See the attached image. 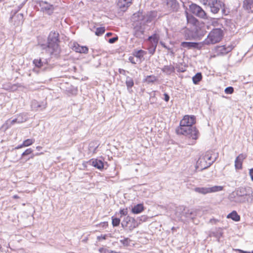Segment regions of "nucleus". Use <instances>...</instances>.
<instances>
[{
    "label": "nucleus",
    "mask_w": 253,
    "mask_h": 253,
    "mask_svg": "<svg viewBox=\"0 0 253 253\" xmlns=\"http://www.w3.org/2000/svg\"><path fill=\"white\" fill-rule=\"evenodd\" d=\"M23 6V4H20L19 6H18V9L17 11L19 10Z\"/></svg>",
    "instance_id": "nucleus-53"
},
{
    "label": "nucleus",
    "mask_w": 253,
    "mask_h": 253,
    "mask_svg": "<svg viewBox=\"0 0 253 253\" xmlns=\"http://www.w3.org/2000/svg\"><path fill=\"white\" fill-rule=\"evenodd\" d=\"M251 175V178L253 180V175Z\"/></svg>",
    "instance_id": "nucleus-59"
},
{
    "label": "nucleus",
    "mask_w": 253,
    "mask_h": 253,
    "mask_svg": "<svg viewBox=\"0 0 253 253\" xmlns=\"http://www.w3.org/2000/svg\"><path fill=\"white\" fill-rule=\"evenodd\" d=\"M18 117H20V120H22V123L25 122L27 120L26 118H24L22 115H19Z\"/></svg>",
    "instance_id": "nucleus-48"
},
{
    "label": "nucleus",
    "mask_w": 253,
    "mask_h": 253,
    "mask_svg": "<svg viewBox=\"0 0 253 253\" xmlns=\"http://www.w3.org/2000/svg\"><path fill=\"white\" fill-rule=\"evenodd\" d=\"M236 251L239 252L240 253H250V252L244 251L240 250V249H237V250H236Z\"/></svg>",
    "instance_id": "nucleus-49"
},
{
    "label": "nucleus",
    "mask_w": 253,
    "mask_h": 253,
    "mask_svg": "<svg viewBox=\"0 0 253 253\" xmlns=\"http://www.w3.org/2000/svg\"><path fill=\"white\" fill-rule=\"evenodd\" d=\"M219 220L218 219L215 218L211 219L210 220V222L212 223H216Z\"/></svg>",
    "instance_id": "nucleus-47"
},
{
    "label": "nucleus",
    "mask_w": 253,
    "mask_h": 253,
    "mask_svg": "<svg viewBox=\"0 0 253 253\" xmlns=\"http://www.w3.org/2000/svg\"><path fill=\"white\" fill-rule=\"evenodd\" d=\"M169 51L170 52H172V51L171 50V49L170 48H169L167 47V48Z\"/></svg>",
    "instance_id": "nucleus-57"
},
{
    "label": "nucleus",
    "mask_w": 253,
    "mask_h": 253,
    "mask_svg": "<svg viewBox=\"0 0 253 253\" xmlns=\"http://www.w3.org/2000/svg\"><path fill=\"white\" fill-rule=\"evenodd\" d=\"M112 223L113 226L115 227L119 225L121 221L119 218L112 217Z\"/></svg>",
    "instance_id": "nucleus-36"
},
{
    "label": "nucleus",
    "mask_w": 253,
    "mask_h": 253,
    "mask_svg": "<svg viewBox=\"0 0 253 253\" xmlns=\"http://www.w3.org/2000/svg\"><path fill=\"white\" fill-rule=\"evenodd\" d=\"M132 0H118L117 4L123 11H125L131 4Z\"/></svg>",
    "instance_id": "nucleus-18"
},
{
    "label": "nucleus",
    "mask_w": 253,
    "mask_h": 253,
    "mask_svg": "<svg viewBox=\"0 0 253 253\" xmlns=\"http://www.w3.org/2000/svg\"><path fill=\"white\" fill-rule=\"evenodd\" d=\"M234 88L231 86L227 87L225 89V92L226 94H232Z\"/></svg>",
    "instance_id": "nucleus-38"
},
{
    "label": "nucleus",
    "mask_w": 253,
    "mask_h": 253,
    "mask_svg": "<svg viewBox=\"0 0 253 253\" xmlns=\"http://www.w3.org/2000/svg\"><path fill=\"white\" fill-rule=\"evenodd\" d=\"M224 187L222 186H213L209 187L210 193L221 191H222Z\"/></svg>",
    "instance_id": "nucleus-27"
},
{
    "label": "nucleus",
    "mask_w": 253,
    "mask_h": 253,
    "mask_svg": "<svg viewBox=\"0 0 253 253\" xmlns=\"http://www.w3.org/2000/svg\"><path fill=\"white\" fill-rule=\"evenodd\" d=\"M169 95L167 93H165L164 94V100L166 102H168V101H169Z\"/></svg>",
    "instance_id": "nucleus-45"
},
{
    "label": "nucleus",
    "mask_w": 253,
    "mask_h": 253,
    "mask_svg": "<svg viewBox=\"0 0 253 253\" xmlns=\"http://www.w3.org/2000/svg\"><path fill=\"white\" fill-rule=\"evenodd\" d=\"M130 242L131 240L129 239L128 238H125L124 239L120 240V242L125 247H128L129 245Z\"/></svg>",
    "instance_id": "nucleus-34"
},
{
    "label": "nucleus",
    "mask_w": 253,
    "mask_h": 253,
    "mask_svg": "<svg viewBox=\"0 0 253 253\" xmlns=\"http://www.w3.org/2000/svg\"><path fill=\"white\" fill-rule=\"evenodd\" d=\"M119 72L120 74H122L124 76H126V73H128V71H126L124 69H119Z\"/></svg>",
    "instance_id": "nucleus-42"
},
{
    "label": "nucleus",
    "mask_w": 253,
    "mask_h": 253,
    "mask_svg": "<svg viewBox=\"0 0 253 253\" xmlns=\"http://www.w3.org/2000/svg\"><path fill=\"white\" fill-rule=\"evenodd\" d=\"M144 210L143 205L139 204L134 206L131 210V212L134 214H138L142 212Z\"/></svg>",
    "instance_id": "nucleus-24"
},
{
    "label": "nucleus",
    "mask_w": 253,
    "mask_h": 253,
    "mask_svg": "<svg viewBox=\"0 0 253 253\" xmlns=\"http://www.w3.org/2000/svg\"><path fill=\"white\" fill-rule=\"evenodd\" d=\"M59 42V34L51 31L48 36L47 45L42 44L41 47L42 49H45L46 52L49 54L56 55L60 52Z\"/></svg>",
    "instance_id": "nucleus-2"
},
{
    "label": "nucleus",
    "mask_w": 253,
    "mask_h": 253,
    "mask_svg": "<svg viewBox=\"0 0 253 253\" xmlns=\"http://www.w3.org/2000/svg\"><path fill=\"white\" fill-rule=\"evenodd\" d=\"M162 45L166 48H167V46L163 43L161 42Z\"/></svg>",
    "instance_id": "nucleus-55"
},
{
    "label": "nucleus",
    "mask_w": 253,
    "mask_h": 253,
    "mask_svg": "<svg viewBox=\"0 0 253 253\" xmlns=\"http://www.w3.org/2000/svg\"><path fill=\"white\" fill-rule=\"evenodd\" d=\"M144 28L142 26L141 23L134 24V35L139 38H141L144 34Z\"/></svg>",
    "instance_id": "nucleus-13"
},
{
    "label": "nucleus",
    "mask_w": 253,
    "mask_h": 253,
    "mask_svg": "<svg viewBox=\"0 0 253 253\" xmlns=\"http://www.w3.org/2000/svg\"><path fill=\"white\" fill-rule=\"evenodd\" d=\"M16 11L10 18V22L15 27L21 25L23 22V15L22 13H17Z\"/></svg>",
    "instance_id": "nucleus-9"
},
{
    "label": "nucleus",
    "mask_w": 253,
    "mask_h": 253,
    "mask_svg": "<svg viewBox=\"0 0 253 253\" xmlns=\"http://www.w3.org/2000/svg\"><path fill=\"white\" fill-rule=\"evenodd\" d=\"M157 80V78L154 75L147 76L144 80V82L153 83Z\"/></svg>",
    "instance_id": "nucleus-30"
},
{
    "label": "nucleus",
    "mask_w": 253,
    "mask_h": 253,
    "mask_svg": "<svg viewBox=\"0 0 253 253\" xmlns=\"http://www.w3.org/2000/svg\"><path fill=\"white\" fill-rule=\"evenodd\" d=\"M34 155H33L32 156H31L30 157V158L33 159V158H34Z\"/></svg>",
    "instance_id": "nucleus-58"
},
{
    "label": "nucleus",
    "mask_w": 253,
    "mask_h": 253,
    "mask_svg": "<svg viewBox=\"0 0 253 253\" xmlns=\"http://www.w3.org/2000/svg\"><path fill=\"white\" fill-rule=\"evenodd\" d=\"M72 49L76 52L81 53H87L88 50V49L86 46H80L76 42L73 43Z\"/></svg>",
    "instance_id": "nucleus-16"
},
{
    "label": "nucleus",
    "mask_w": 253,
    "mask_h": 253,
    "mask_svg": "<svg viewBox=\"0 0 253 253\" xmlns=\"http://www.w3.org/2000/svg\"><path fill=\"white\" fill-rule=\"evenodd\" d=\"M129 61L132 64H135L136 62L135 61L134 57L130 56L128 58Z\"/></svg>",
    "instance_id": "nucleus-43"
},
{
    "label": "nucleus",
    "mask_w": 253,
    "mask_h": 253,
    "mask_svg": "<svg viewBox=\"0 0 253 253\" xmlns=\"http://www.w3.org/2000/svg\"><path fill=\"white\" fill-rule=\"evenodd\" d=\"M90 162L93 167L99 169H101L104 167L103 163L100 160L92 159Z\"/></svg>",
    "instance_id": "nucleus-22"
},
{
    "label": "nucleus",
    "mask_w": 253,
    "mask_h": 253,
    "mask_svg": "<svg viewBox=\"0 0 253 253\" xmlns=\"http://www.w3.org/2000/svg\"><path fill=\"white\" fill-rule=\"evenodd\" d=\"M127 213H128V211H127V208L121 209L120 210V213L121 216L123 215H126L127 214Z\"/></svg>",
    "instance_id": "nucleus-40"
},
{
    "label": "nucleus",
    "mask_w": 253,
    "mask_h": 253,
    "mask_svg": "<svg viewBox=\"0 0 253 253\" xmlns=\"http://www.w3.org/2000/svg\"><path fill=\"white\" fill-rule=\"evenodd\" d=\"M243 8L248 12H253V0H244Z\"/></svg>",
    "instance_id": "nucleus-19"
},
{
    "label": "nucleus",
    "mask_w": 253,
    "mask_h": 253,
    "mask_svg": "<svg viewBox=\"0 0 253 253\" xmlns=\"http://www.w3.org/2000/svg\"><path fill=\"white\" fill-rule=\"evenodd\" d=\"M247 157V155L244 154H240L235 161V167L236 169H241L242 167V163L244 159Z\"/></svg>",
    "instance_id": "nucleus-17"
},
{
    "label": "nucleus",
    "mask_w": 253,
    "mask_h": 253,
    "mask_svg": "<svg viewBox=\"0 0 253 253\" xmlns=\"http://www.w3.org/2000/svg\"><path fill=\"white\" fill-rule=\"evenodd\" d=\"M43 154V153H37L35 155V156H39V155H40L41 154Z\"/></svg>",
    "instance_id": "nucleus-56"
},
{
    "label": "nucleus",
    "mask_w": 253,
    "mask_h": 253,
    "mask_svg": "<svg viewBox=\"0 0 253 253\" xmlns=\"http://www.w3.org/2000/svg\"><path fill=\"white\" fill-rule=\"evenodd\" d=\"M31 106L32 110H37L40 108H41L42 109H45L46 106V103L43 102L39 103L37 100H33L31 102Z\"/></svg>",
    "instance_id": "nucleus-20"
},
{
    "label": "nucleus",
    "mask_w": 253,
    "mask_h": 253,
    "mask_svg": "<svg viewBox=\"0 0 253 253\" xmlns=\"http://www.w3.org/2000/svg\"><path fill=\"white\" fill-rule=\"evenodd\" d=\"M159 39V35L157 34H154L149 37L148 41L150 42V45L148 49L150 53L153 54L155 51Z\"/></svg>",
    "instance_id": "nucleus-8"
},
{
    "label": "nucleus",
    "mask_w": 253,
    "mask_h": 253,
    "mask_svg": "<svg viewBox=\"0 0 253 253\" xmlns=\"http://www.w3.org/2000/svg\"><path fill=\"white\" fill-rule=\"evenodd\" d=\"M106 238V235H101L100 236H98L97 237V239L99 241H100V240H105Z\"/></svg>",
    "instance_id": "nucleus-44"
},
{
    "label": "nucleus",
    "mask_w": 253,
    "mask_h": 253,
    "mask_svg": "<svg viewBox=\"0 0 253 253\" xmlns=\"http://www.w3.org/2000/svg\"><path fill=\"white\" fill-rule=\"evenodd\" d=\"M126 84L127 86V89L129 90L134 85L133 79L129 77V76H127L126 78Z\"/></svg>",
    "instance_id": "nucleus-28"
},
{
    "label": "nucleus",
    "mask_w": 253,
    "mask_h": 253,
    "mask_svg": "<svg viewBox=\"0 0 253 253\" xmlns=\"http://www.w3.org/2000/svg\"><path fill=\"white\" fill-rule=\"evenodd\" d=\"M122 225L124 228H126L130 231H132L134 228L138 226L137 221L134 218L131 217L129 216L125 218L122 223Z\"/></svg>",
    "instance_id": "nucleus-7"
},
{
    "label": "nucleus",
    "mask_w": 253,
    "mask_h": 253,
    "mask_svg": "<svg viewBox=\"0 0 253 253\" xmlns=\"http://www.w3.org/2000/svg\"><path fill=\"white\" fill-rule=\"evenodd\" d=\"M194 191L197 193H198L199 194H201L203 195H206V194L210 193L209 187H196L194 189Z\"/></svg>",
    "instance_id": "nucleus-26"
},
{
    "label": "nucleus",
    "mask_w": 253,
    "mask_h": 253,
    "mask_svg": "<svg viewBox=\"0 0 253 253\" xmlns=\"http://www.w3.org/2000/svg\"><path fill=\"white\" fill-rule=\"evenodd\" d=\"M40 6L42 10L48 15H50L53 12L54 9L53 5L45 1H41Z\"/></svg>",
    "instance_id": "nucleus-11"
},
{
    "label": "nucleus",
    "mask_w": 253,
    "mask_h": 253,
    "mask_svg": "<svg viewBox=\"0 0 253 253\" xmlns=\"http://www.w3.org/2000/svg\"><path fill=\"white\" fill-rule=\"evenodd\" d=\"M233 49L232 45L225 46V45L218 46L216 48V52L217 55H223L227 54Z\"/></svg>",
    "instance_id": "nucleus-12"
},
{
    "label": "nucleus",
    "mask_w": 253,
    "mask_h": 253,
    "mask_svg": "<svg viewBox=\"0 0 253 253\" xmlns=\"http://www.w3.org/2000/svg\"><path fill=\"white\" fill-rule=\"evenodd\" d=\"M167 4L170 11H175L178 8V3L176 0H163Z\"/></svg>",
    "instance_id": "nucleus-15"
},
{
    "label": "nucleus",
    "mask_w": 253,
    "mask_h": 253,
    "mask_svg": "<svg viewBox=\"0 0 253 253\" xmlns=\"http://www.w3.org/2000/svg\"><path fill=\"white\" fill-rule=\"evenodd\" d=\"M200 1L203 4L209 6L211 12L214 14L217 13L221 7V2L219 0H200Z\"/></svg>",
    "instance_id": "nucleus-6"
},
{
    "label": "nucleus",
    "mask_w": 253,
    "mask_h": 253,
    "mask_svg": "<svg viewBox=\"0 0 253 253\" xmlns=\"http://www.w3.org/2000/svg\"><path fill=\"white\" fill-rule=\"evenodd\" d=\"M163 71L168 74H170L174 71V68L171 66H165L163 68Z\"/></svg>",
    "instance_id": "nucleus-32"
},
{
    "label": "nucleus",
    "mask_w": 253,
    "mask_h": 253,
    "mask_svg": "<svg viewBox=\"0 0 253 253\" xmlns=\"http://www.w3.org/2000/svg\"><path fill=\"white\" fill-rule=\"evenodd\" d=\"M144 16L142 12L138 11L136 13H135L133 14L131 19L133 22L134 24L137 23V24L141 23L142 24V21L144 20Z\"/></svg>",
    "instance_id": "nucleus-14"
},
{
    "label": "nucleus",
    "mask_w": 253,
    "mask_h": 253,
    "mask_svg": "<svg viewBox=\"0 0 253 253\" xmlns=\"http://www.w3.org/2000/svg\"><path fill=\"white\" fill-rule=\"evenodd\" d=\"M48 61L46 59L42 60L41 58L35 59L33 61V64L36 67L41 68L44 65L47 64Z\"/></svg>",
    "instance_id": "nucleus-23"
},
{
    "label": "nucleus",
    "mask_w": 253,
    "mask_h": 253,
    "mask_svg": "<svg viewBox=\"0 0 253 253\" xmlns=\"http://www.w3.org/2000/svg\"><path fill=\"white\" fill-rule=\"evenodd\" d=\"M249 174H253V168L250 169Z\"/></svg>",
    "instance_id": "nucleus-51"
},
{
    "label": "nucleus",
    "mask_w": 253,
    "mask_h": 253,
    "mask_svg": "<svg viewBox=\"0 0 253 253\" xmlns=\"http://www.w3.org/2000/svg\"><path fill=\"white\" fill-rule=\"evenodd\" d=\"M118 37H113L109 40V42L110 43H114L116 41L118 40Z\"/></svg>",
    "instance_id": "nucleus-41"
},
{
    "label": "nucleus",
    "mask_w": 253,
    "mask_h": 253,
    "mask_svg": "<svg viewBox=\"0 0 253 253\" xmlns=\"http://www.w3.org/2000/svg\"><path fill=\"white\" fill-rule=\"evenodd\" d=\"M195 122L194 116H185L180 122V127L177 129V132L193 139H197L198 137V131L195 127L192 126Z\"/></svg>",
    "instance_id": "nucleus-1"
},
{
    "label": "nucleus",
    "mask_w": 253,
    "mask_h": 253,
    "mask_svg": "<svg viewBox=\"0 0 253 253\" xmlns=\"http://www.w3.org/2000/svg\"><path fill=\"white\" fill-rule=\"evenodd\" d=\"M180 46L181 47L186 48L187 49L198 48V43L195 42H182Z\"/></svg>",
    "instance_id": "nucleus-21"
},
{
    "label": "nucleus",
    "mask_w": 253,
    "mask_h": 253,
    "mask_svg": "<svg viewBox=\"0 0 253 253\" xmlns=\"http://www.w3.org/2000/svg\"><path fill=\"white\" fill-rule=\"evenodd\" d=\"M210 21L211 22V23L213 25L215 26V25L217 24V22L216 19H211Z\"/></svg>",
    "instance_id": "nucleus-46"
},
{
    "label": "nucleus",
    "mask_w": 253,
    "mask_h": 253,
    "mask_svg": "<svg viewBox=\"0 0 253 253\" xmlns=\"http://www.w3.org/2000/svg\"><path fill=\"white\" fill-rule=\"evenodd\" d=\"M215 161V158H213L211 152H207L205 154L201 155L197 161L196 169L199 170H202L209 167Z\"/></svg>",
    "instance_id": "nucleus-3"
},
{
    "label": "nucleus",
    "mask_w": 253,
    "mask_h": 253,
    "mask_svg": "<svg viewBox=\"0 0 253 253\" xmlns=\"http://www.w3.org/2000/svg\"><path fill=\"white\" fill-rule=\"evenodd\" d=\"M112 35V33H108L106 34V36L107 37H110Z\"/></svg>",
    "instance_id": "nucleus-54"
},
{
    "label": "nucleus",
    "mask_w": 253,
    "mask_h": 253,
    "mask_svg": "<svg viewBox=\"0 0 253 253\" xmlns=\"http://www.w3.org/2000/svg\"><path fill=\"white\" fill-rule=\"evenodd\" d=\"M22 121L20 120V117H17V118H15L12 121H10V125H12L14 124L15 123H22Z\"/></svg>",
    "instance_id": "nucleus-37"
},
{
    "label": "nucleus",
    "mask_w": 253,
    "mask_h": 253,
    "mask_svg": "<svg viewBox=\"0 0 253 253\" xmlns=\"http://www.w3.org/2000/svg\"><path fill=\"white\" fill-rule=\"evenodd\" d=\"M146 54V52L142 50H139L135 51L133 55L136 57L140 59L143 57L144 54Z\"/></svg>",
    "instance_id": "nucleus-31"
},
{
    "label": "nucleus",
    "mask_w": 253,
    "mask_h": 253,
    "mask_svg": "<svg viewBox=\"0 0 253 253\" xmlns=\"http://www.w3.org/2000/svg\"><path fill=\"white\" fill-rule=\"evenodd\" d=\"M42 148V147L41 146H37L36 147V149L38 150V151H40L41 149Z\"/></svg>",
    "instance_id": "nucleus-52"
},
{
    "label": "nucleus",
    "mask_w": 253,
    "mask_h": 253,
    "mask_svg": "<svg viewBox=\"0 0 253 253\" xmlns=\"http://www.w3.org/2000/svg\"><path fill=\"white\" fill-rule=\"evenodd\" d=\"M33 152V150L31 148H29L26 150L22 154V156H24L31 154Z\"/></svg>",
    "instance_id": "nucleus-39"
},
{
    "label": "nucleus",
    "mask_w": 253,
    "mask_h": 253,
    "mask_svg": "<svg viewBox=\"0 0 253 253\" xmlns=\"http://www.w3.org/2000/svg\"><path fill=\"white\" fill-rule=\"evenodd\" d=\"M35 142L34 139H27L24 140L23 142V146L27 147L33 144Z\"/></svg>",
    "instance_id": "nucleus-33"
},
{
    "label": "nucleus",
    "mask_w": 253,
    "mask_h": 253,
    "mask_svg": "<svg viewBox=\"0 0 253 253\" xmlns=\"http://www.w3.org/2000/svg\"><path fill=\"white\" fill-rule=\"evenodd\" d=\"M203 34L199 33L197 25H194L191 29H185L183 31L184 39L186 40H192L196 39Z\"/></svg>",
    "instance_id": "nucleus-5"
},
{
    "label": "nucleus",
    "mask_w": 253,
    "mask_h": 253,
    "mask_svg": "<svg viewBox=\"0 0 253 253\" xmlns=\"http://www.w3.org/2000/svg\"><path fill=\"white\" fill-rule=\"evenodd\" d=\"M25 147V146H23V143H22V144H21V145H18V146H17V147H16V149H20V148H22V147Z\"/></svg>",
    "instance_id": "nucleus-50"
},
{
    "label": "nucleus",
    "mask_w": 253,
    "mask_h": 253,
    "mask_svg": "<svg viewBox=\"0 0 253 253\" xmlns=\"http://www.w3.org/2000/svg\"><path fill=\"white\" fill-rule=\"evenodd\" d=\"M223 37V31L219 28L213 29L203 42L205 44H215L219 42Z\"/></svg>",
    "instance_id": "nucleus-4"
},
{
    "label": "nucleus",
    "mask_w": 253,
    "mask_h": 253,
    "mask_svg": "<svg viewBox=\"0 0 253 253\" xmlns=\"http://www.w3.org/2000/svg\"><path fill=\"white\" fill-rule=\"evenodd\" d=\"M191 11L197 16L202 18H207V14L205 11L199 5L192 4L190 6Z\"/></svg>",
    "instance_id": "nucleus-10"
},
{
    "label": "nucleus",
    "mask_w": 253,
    "mask_h": 253,
    "mask_svg": "<svg viewBox=\"0 0 253 253\" xmlns=\"http://www.w3.org/2000/svg\"><path fill=\"white\" fill-rule=\"evenodd\" d=\"M227 218H231L235 221H239L240 220V216L235 211H232L231 213L227 215Z\"/></svg>",
    "instance_id": "nucleus-25"
},
{
    "label": "nucleus",
    "mask_w": 253,
    "mask_h": 253,
    "mask_svg": "<svg viewBox=\"0 0 253 253\" xmlns=\"http://www.w3.org/2000/svg\"><path fill=\"white\" fill-rule=\"evenodd\" d=\"M105 27H99L97 28L95 31V35L100 36L102 35L105 32Z\"/></svg>",
    "instance_id": "nucleus-35"
},
{
    "label": "nucleus",
    "mask_w": 253,
    "mask_h": 253,
    "mask_svg": "<svg viewBox=\"0 0 253 253\" xmlns=\"http://www.w3.org/2000/svg\"><path fill=\"white\" fill-rule=\"evenodd\" d=\"M202 74L201 73H198L194 77H193L192 81L194 84H197L202 80Z\"/></svg>",
    "instance_id": "nucleus-29"
}]
</instances>
